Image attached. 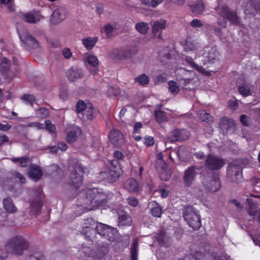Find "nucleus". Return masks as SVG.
<instances>
[{
  "mask_svg": "<svg viewBox=\"0 0 260 260\" xmlns=\"http://www.w3.org/2000/svg\"><path fill=\"white\" fill-rule=\"evenodd\" d=\"M168 85L169 90L172 93L177 94L180 91L178 84L174 81H170Z\"/></svg>",
  "mask_w": 260,
  "mask_h": 260,
  "instance_id": "obj_44",
  "label": "nucleus"
},
{
  "mask_svg": "<svg viewBox=\"0 0 260 260\" xmlns=\"http://www.w3.org/2000/svg\"><path fill=\"white\" fill-rule=\"evenodd\" d=\"M66 18V10L63 8L56 9L51 16V22L53 24H58Z\"/></svg>",
  "mask_w": 260,
  "mask_h": 260,
  "instance_id": "obj_19",
  "label": "nucleus"
},
{
  "mask_svg": "<svg viewBox=\"0 0 260 260\" xmlns=\"http://www.w3.org/2000/svg\"><path fill=\"white\" fill-rule=\"evenodd\" d=\"M62 54L66 59H70L72 55V53L69 48H65L62 50Z\"/></svg>",
  "mask_w": 260,
  "mask_h": 260,
  "instance_id": "obj_61",
  "label": "nucleus"
},
{
  "mask_svg": "<svg viewBox=\"0 0 260 260\" xmlns=\"http://www.w3.org/2000/svg\"><path fill=\"white\" fill-rule=\"evenodd\" d=\"M191 11L196 14L202 13L205 9L203 2L201 0H198L196 2L189 4Z\"/></svg>",
  "mask_w": 260,
  "mask_h": 260,
  "instance_id": "obj_28",
  "label": "nucleus"
},
{
  "mask_svg": "<svg viewBox=\"0 0 260 260\" xmlns=\"http://www.w3.org/2000/svg\"><path fill=\"white\" fill-rule=\"evenodd\" d=\"M128 205L133 206L136 207L138 205V200L134 197H130L126 199Z\"/></svg>",
  "mask_w": 260,
  "mask_h": 260,
  "instance_id": "obj_59",
  "label": "nucleus"
},
{
  "mask_svg": "<svg viewBox=\"0 0 260 260\" xmlns=\"http://www.w3.org/2000/svg\"><path fill=\"white\" fill-rule=\"evenodd\" d=\"M199 169L198 167L192 166L185 170L183 180L185 186L190 187L193 184L198 174L197 171Z\"/></svg>",
  "mask_w": 260,
  "mask_h": 260,
  "instance_id": "obj_12",
  "label": "nucleus"
},
{
  "mask_svg": "<svg viewBox=\"0 0 260 260\" xmlns=\"http://www.w3.org/2000/svg\"><path fill=\"white\" fill-rule=\"evenodd\" d=\"M151 206H153L150 209V213L151 215L156 217H160L162 214V209L158 204L155 202H152L150 203Z\"/></svg>",
  "mask_w": 260,
  "mask_h": 260,
  "instance_id": "obj_34",
  "label": "nucleus"
},
{
  "mask_svg": "<svg viewBox=\"0 0 260 260\" xmlns=\"http://www.w3.org/2000/svg\"><path fill=\"white\" fill-rule=\"evenodd\" d=\"M114 29V26L113 25L107 24L102 28L101 31L106 34L107 38H110L112 36Z\"/></svg>",
  "mask_w": 260,
  "mask_h": 260,
  "instance_id": "obj_45",
  "label": "nucleus"
},
{
  "mask_svg": "<svg viewBox=\"0 0 260 260\" xmlns=\"http://www.w3.org/2000/svg\"><path fill=\"white\" fill-rule=\"evenodd\" d=\"M239 91L243 96H247L250 94V89L248 85L244 84L239 86Z\"/></svg>",
  "mask_w": 260,
  "mask_h": 260,
  "instance_id": "obj_47",
  "label": "nucleus"
},
{
  "mask_svg": "<svg viewBox=\"0 0 260 260\" xmlns=\"http://www.w3.org/2000/svg\"><path fill=\"white\" fill-rule=\"evenodd\" d=\"M138 245V240L135 239L133 241L131 248V256L132 260H137Z\"/></svg>",
  "mask_w": 260,
  "mask_h": 260,
  "instance_id": "obj_37",
  "label": "nucleus"
},
{
  "mask_svg": "<svg viewBox=\"0 0 260 260\" xmlns=\"http://www.w3.org/2000/svg\"><path fill=\"white\" fill-rule=\"evenodd\" d=\"M124 187L129 192H136L139 190V183L135 179L130 178L124 182Z\"/></svg>",
  "mask_w": 260,
  "mask_h": 260,
  "instance_id": "obj_23",
  "label": "nucleus"
},
{
  "mask_svg": "<svg viewBox=\"0 0 260 260\" xmlns=\"http://www.w3.org/2000/svg\"><path fill=\"white\" fill-rule=\"evenodd\" d=\"M96 224V222L92 218H88L83 220L81 223V233L85 236L86 239L92 240L94 238Z\"/></svg>",
  "mask_w": 260,
  "mask_h": 260,
  "instance_id": "obj_7",
  "label": "nucleus"
},
{
  "mask_svg": "<svg viewBox=\"0 0 260 260\" xmlns=\"http://www.w3.org/2000/svg\"><path fill=\"white\" fill-rule=\"evenodd\" d=\"M17 31L24 47L26 49L37 48L39 46L37 40L28 33L26 28H19Z\"/></svg>",
  "mask_w": 260,
  "mask_h": 260,
  "instance_id": "obj_6",
  "label": "nucleus"
},
{
  "mask_svg": "<svg viewBox=\"0 0 260 260\" xmlns=\"http://www.w3.org/2000/svg\"><path fill=\"white\" fill-rule=\"evenodd\" d=\"M183 217L189 226L194 230H197L201 226L200 216L192 207H188L184 209Z\"/></svg>",
  "mask_w": 260,
  "mask_h": 260,
  "instance_id": "obj_4",
  "label": "nucleus"
},
{
  "mask_svg": "<svg viewBox=\"0 0 260 260\" xmlns=\"http://www.w3.org/2000/svg\"><path fill=\"white\" fill-rule=\"evenodd\" d=\"M168 137L171 142L184 141L189 138V133L184 129H177L169 133Z\"/></svg>",
  "mask_w": 260,
  "mask_h": 260,
  "instance_id": "obj_16",
  "label": "nucleus"
},
{
  "mask_svg": "<svg viewBox=\"0 0 260 260\" xmlns=\"http://www.w3.org/2000/svg\"><path fill=\"white\" fill-rule=\"evenodd\" d=\"M25 260H44V257L39 253L29 255Z\"/></svg>",
  "mask_w": 260,
  "mask_h": 260,
  "instance_id": "obj_57",
  "label": "nucleus"
},
{
  "mask_svg": "<svg viewBox=\"0 0 260 260\" xmlns=\"http://www.w3.org/2000/svg\"><path fill=\"white\" fill-rule=\"evenodd\" d=\"M21 99L23 100L26 104L32 106L34 102L36 101V98L34 95L32 94H24L21 97Z\"/></svg>",
  "mask_w": 260,
  "mask_h": 260,
  "instance_id": "obj_48",
  "label": "nucleus"
},
{
  "mask_svg": "<svg viewBox=\"0 0 260 260\" xmlns=\"http://www.w3.org/2000/svg\"><path fill=\"white\" fill-rule=\"evenodd\" d=\"M67 77L70 80L74 81L82 78L83 74L81 70L71 69L67 72Z\"/></svg>",
  "mask_w": 260,
  "mask_h": 260,
  "instance_id": "obj_26",
  "label": "nucleus"
},
{
  "mask_svg": "<svg viewBox=\"0 0 260 260\" xmlns=\"http://www.w3.org/2000/svg\"><path fill=\"white\" fill-rule=\"evenodd\" d=\"M84 172L82 165L79 162L76 164L70 175V185L76 189L78 188L83 183Z\"/></svg>",
  "mask_w": 260,
  "mask_h": 260,
  "instance_id": "obj_5",
  "label": "nucleus"
},
{
  "mask_svg": "<svg viewBox=\"0 0 260 260\" xmlns=\"http://www.w3.org/2000/svg\"><path fill=\"white\" fill-rule=\"evenodd\" d=\"M159 172V177L161 180L163 181H167L171 177V173L169 170L165 171H161Z\"/></svg>",
  "mask_w": 260,
  "mask_h": 260,
  "instance_id": "obj_52",
  "label": "nucleus"
},
{
  "mask_svg": "<svg viewBox=\"0 0 260 260\" xmlns=\"http://www.w3.org/2000/svg\"><path fill=\"white\" fill-rule=\"evenodd\" d=\"M199 115L200 119L203 121L209 122L211 120V116L209 113L205 112L204 111H201Z\"/></svg>",
  "mask_w": 260,
  "mask_h": 260,
  "instance_id": "obj_51",
  "label": "nucleus"
},
{
  "mask_svg": "<svg viewBox=\"0 0 260 260\" xmlns=\"http://www.w3.org/2000/svg\"><path fill=\"white\" fill-rule=\"evenodd\" d=\"M225 163L221 158L212 154H209L205 162V167L209 170H217L221 168Z\"/></svg>",
  "mask_w": 260,
  "mask_h": 260,
  "instance_id": "obj_11",
  "label": "nucleus"
},
{
  "mask_svg": "<svg viewBox=\"0 0 260 260\" xmlns=\"http://www.w3.org/2000/svg\"><path fill=\"white\" fill-rule=\"evenodd\" d=\"M42 191L40 187H38L36 190L31 193V196H34V199L29 200L30 212L32 215H38L41 211L42 204Z\"/></svg>",
  "mask_w": 260,
  "mask_h": 260,
  "instance_id": "obj_8",
  "label": "nucleus"
},
{
  "mask_svg": "<svg viewBox=\"0 0 260 260\" xmlns=\"http://www.w3.org/2000/svg\"><path fill=\"white\" fill-rule=\"evenodd\" d=\"M248 117L245 114H242L240 116V122L241 123L244 125V126H248Z\"/></svg>",
  "mask_w": 260,
  "mask_h": 260,
  "instance_id": "obj_64",
  "label": "nucleus"
},
{
  "mask_svg": "<svg viewBox=\"0 0 260 260\" xmlns=\"http://www.w3.org/2000/svg\"><path fill=\"white\" fill-rule=\"evenodd\" d=\"M132 223V219L126 213H122L118 216V225L125 226L130 225Z\"/></svg>",
  "mask_w": 260,
  "mask_h": 260,
  "instance_id": "obj_33",
  "label": "nucleus"
},
{
  "mask_svg": "<svg viewBox=\"0 0 260 260\" xmlns=\"http://www.w3.org/2000/svg\"><path fill=\"white\" fill-rule=\"evenodd\" d=\"M120 93V89L117 87L109 86L107 94L109 96H116Z\"/></svg>",
  "mask_w": 260,
  "mask_h": 260,
  "instance_id": "obj_49",
  "label": "nucleus"
},
{
  "mask_svg": "<svg viewBox=\"0 0 260 260\" xmlns=\"http://www.w3.org/2000/svg\"><path fill=\"white\" fill-rule=\"evenodd\" d=\"M248 213L253 220H255L260 223V209L254 210L252 207H250Z\"/></svg>",
  "mask_w": 260,
  "mask_h": 260,
  "instance_id": "obj_46",
  "label": "nucleus"
},
{
  "mask_svg": "<svg viewBox=\"0 0 260 260\" xmlns=\"http://www.w3.org/2000/svg\"><path fill=\"white\" fill-rule=\"evenodd\" d=\"M156 168L158 172L169 170L168 169V165L165 161H158Z\"/></svg>",
  "mask_w": 260,
  "mask_h": 260,
  "instance_id": "obj_54",
  "label": "nucleus"
},
{
  "mask_svg": "<svg viewBox=\"0 0 260 260\" xmlns=\"http://www.w3.org/2000/svg\"><path fill=\"white\" fill-rule=\"evenodd\" d=\"M137 52V49L136 47L128 46L113 49L110 54V56L116 59H125L131 57L135 54Z\"/></svg>",
  "mask_w": 260,
  "mask_h": 260,
  "instance_id": "obj_9",
  "label": "nucleus"
},
{
  "mask_svg": "<svg viewBox=\"0 0 260 260\" xmlns=\"http://www.w3.org/2000/svg\"><path fill=\"white\" fill-rule=\"evenodd\" d=\"M241 167L237 165H231L228 169V175L231 180L235 182H239L242 180Z\"/></svg>",
  "mask_w": 260,
  "mask_h": 260,
  "instance_id": "obj_15",
  "label": "nucleus"
},
{
  "mask_svg": "<svg viewBox=\"0 0 260 260\" xmlns=\"http://www.w3.org/2000/svg\"><path fill=\"white\" fill-rule=\"evenodd\" d=\"M166 21L164 19H160L155 21L152 26L153 35L158 39L162 40V31L166 28Z\"/></svg>",
  "mask_w": 260,
  "mask_h": 260,
  "instance_id": "obj_18",
  "label": "nucleus"
},
{
  "mask_svg": "<svg viewBox=\"0 0 260 260\" xmlns=\"http://www.w3.org/2000/svg\"><path fill=\"white\" fill-rule=\"evenodd\" d=\"M104 238L113 243L119 242L120 240V237L117 233L116 229L112 227L109 230V231L104 236Z\"/></svg>",
  "mask_w": 260,
  "mask_h": 260,
  "instance_id": "obj_25",
  "label": "nucleus"
},
{
  "mask_svg": "<svg viewBox=\"0 0 260 260\" xmlns=\"http://www.w3.org/2000/svg\"><path fill=\"white\" fill-rule=\"evenodd\" d=\"M114 197L113 193L98 188L86 189L78 194V206L83 208V212L105 208Z\"/></svg>",
  "mask_w": 260,
  "mask_h": 260,
  "instance_id": "obj_1",
  "label": "nucleus"
},
{
  "mask_svg": "<svg viewBox=\"0 0 260 260\" xmlns=\"http://www.w3.org/2000/svg\"><path fill=\"white\" fill-rule=\"evenodd\" d=\"M111 228V226L107 224L96 222V224L94 229L95 233L96 232L98 234L104 237V236L106 235V234L109 231V230Z\"/></svg>",
  "mask_w": 260,
  "mask_h": 260,
  "instance_id": "obj_31",
  "label": "nucleus"
},
{
  "mask_svg": "<svg viewBox=\"0 0 260 260\" xmlns=\"http://www.w3.org/2000/svg\"><path fill=\"white\" fill-rule=\"evenodd\" d=\"M29 244L26 240L21 236L13 237L8 241L5 248L9 252L16 255H22L24 251L28 248Z\"/></svg>",
  "mask_w": 260,
  "mask_h": 260,
  "instance_id": "obj_3",
  "label": "nucleus"
},
{
  "mask_svg": "<svg viewBox=\"0 0 260 260\" xmlns=\"http://www.w3.org/2000/svg\"><path fill=\"white\" fill-rule=\"evenodd\" d=\"M190 24L192 27H193L194 28L200 27L203 25L201 21L198 19H193L190 22Z\"/></svg>",
  "mask_w": 260,
  "mask_h": 260,
  "instance_id": "obj_62",
  "label": "nucleus"
},
{
  "mask_svg": "<svg viewBox=\"0 0 260 260\" xmlns=\"http://www.w3.org/2000/svg\"><path fill=\"white\" fill-rule=\"evenodd\" d=\"M154 116L156 121L161 123L166 121L167 117L165 115V112L161 110H156L154 112Z\"/></svg>",
  "mask_w": 260,
  "mask_h": 260,
  "instance_id": "obj_43",
  "label": "nucleus"
},
{
  "mask_svg": "<svg viewBox=\"0 0 260 260\" xmlns=\"http://www.w3.org/2000/svg\"><path fill=\"white\" fill-rule=\"evenodd\" d=\"M13 162H19L21 167H26L30 162L28 156L21 157H13L10 159Z\"/></svg>",
  "mask_w": 260,
  "mask_h": 260,
  "instance_id": "obj_39",
  "label": "nucleus"
},
{
  "mask_svg": "<svg viewBox=\"0 0 260 260\" xmlns=\"http://www.w3.org/2000/svg\"><path fill=\"white\" fill-rule=\"evenodd\" d=\"M235 125L234 121L226 117L221 118L219 122V127L223 133H227L230 128L234 127Z\"/></svg>",
  "mask_w": 260,
  "mask_h": 260,
  "instance_id": "obj_20",
  "label": "nucleus"
},
{
  "mask_svg": "<svg viewBox=\"0 0 260 260\" xmlns=\"http://www.w3.org/2000/svg\"><path fill=\"white\" fill-rule=\"evenodd\" d=\"M185 60L192 68H194L199 72H201L203 74H206L207 72L205 71V70L202 66H198L197 64H196V63L193 61V58L189 56H187L185 57Z\"/></svg>",
  "mask_w": 260,
  "mask_h": 260,
  "instance_id": "obj_38",
  "label": "nucleus"
},
{
  "mask_svg": "<svg viewBox=\"0 0 260 260\" xmlns=\"http://www.w3.org/2000/svg\"><path fill=\"white\" fill-rule=\"evenodd\" d=\"M13 0H0V4H10L8 6V8L10 11H13L14 10V4L12 3Z\"/></svg>",
  "mask_w": 260,
  "mask_h": 260,
  "instance_id": "obj_60",
  "label": "nucleus"
},
{
  "mask_svg": "<svg viewBox=\"0 0 260 260\" xmlns=\"http://www.w3.org/2000/svg\"><path fill=\"white\" fill-rule=\"evenodd\" d=\"M203 183L207 189L212 192L217 191L221 186L219 179L214 173H211L206 176L204 178Z\"/></svg>",
  "mask_w": 260,
  "mask_h": 260,
  "instance_id": "obj_10",
  "label": "nucleus"
},
{
  "mask_svg": "<svg viewBox=\"0 0 260 260\" xmlns=\"http://www.w3.org/2000/svg\"><path fill=\"white\" fill-rule=\"evenodd\" d=\"M142 127L141 122H138L135 123L134 126V134L139 133L141 132V129Z\"/></svg>",
  "mask_w": 260,
  "mask_h": 260,
  "instance_id": "obj_63",
  "label": "nucleus"
},
{
  "mask_svg": "<svg viewBox=\"0 0 260 260\" xmlns=\"http://www.w3.org/2000/svg\"><path fill=\"white\" fill-rule=\"evenodd\" d=\"M85 61L91 67L94 68L93 70L89 69V72L93 75L97 74L99 71V60L96 56L93 55H88L86 57Z\"/></svg>",
  "mask_w": 260,
  "mask_h": 260,
  "instance_id": "obj_24",
  "label": "nucleus"
},
{
  "mask_svg": "<svg viewBox=\"0 0 260 260\" xmlns=\"http://www.w3.org/2000/svg\"><path fill=\"white\" fill-rule=\"evenodd\" d=\"M216 13L221 17L218 18L217 23L222 27H225L226 21L231 24L239 25L240 23V17L235 11L231 10L226 5H219L215 8Z\"/></svg>",
  "mask_w": 260,
  "mask_h": 260,
  "instance_id": "obj_2",
  "label": "nucleus"
},
{
  "mask_svg": "<svg viewBox=\"0 0 260 260\" xmlns=\"http://www.w3.org/2000/svg\"><path fill=\"white\" fill-rule=\"evenodd\" d=\"M82 113L84 120H92L94 116L91 104L88 103L87 108Z\"/></svg>",
  "mask_w": 260,
  "mask_h": 260,
  "instance_id": "obj_36",
  "label": "nucleus"
},
{
  "mask_svg": "<svg viewBox=\"0 0 260 260\" xmlns=\"http://www.w3.org/2000/svg\"><path fill=\"white\" fill-rule=\"evenodd\" d=\"M184 50L186 51H196V53L197 55L198 53L200 51V49H202L200 47L199 44L194 41H191L190 39H187L186 41L185 44L184 46Z\"/></svg>",
  "mask_w": 260,
  "mask_h": 260,
  "instance_id": "obj_27",
  "label": "nucleus"
},
{
  "mask_svg": "<svg viewBox=\"0 0 260 260\" xmlns=\"http://www.w3.org/2000/svg\"><path fill=\"white\" fill-rule=\"evenodd\" d=\"M88 104H85L83 101H79L77 102L76 106V111L77 113H82L87 108Z\"/></svg>",
  "mask_w": 260,
  "mask_h": 260,
  "instance_id": "obj_50",
  "label": "nucleus"
},
{
  "mask_svg": "<svg viewBox=\"0 0 260 260\" xmlns=\"http://www.w3.org/2000/svg\"><path fill=\"white\" fill-rule=\"evenodd\" d=\"M3 205L5 210L9 213H13L16 210V208L10 198L5 199L3 200Z\"/></svg>",
  "mask_w": 260,
  "mask_h": 260,
  "instance_id": "obj_35",
  "label": "nucleus"
},
{
  "mask_svg": "<svg viewBox=\"0 0 260 260\" xmlns=\"http://www.w3.org/2000/svg\"><path fill=\"white\" fill-rule=\"evenodd\" d=\"M44 128H45L50 133H54L55 130V127L54 125L49 120H47L45 121Z\"/></svg>",
  "mask_w": 260,
  "mask_h": 260,
  "instance_id": "obj_53",
  "label": "nucleus"
},
{
  "mask_svg": "<svg viewBox=\"0 0 260 260\" xmlns=\"http://www.w3.org/2000/svg\"><path fill=\"white\" fill-rule=\"evenodd\" d=\"M135 82H138L141 85H146L149 83V78L145 74H142L134 79Z\"/></svg>",
  "mask_w": 260,
  "mask_h": 260,
  "instance_id": "obj_42",
  "label": "nucleus"
},
{
  "mask_svg": "<svg viewBox=\"0 0 260 260\" xmlns=\"http://www.w3.org/2000/svg\"><path fill=\"white\" fill-rule=\"evenodd\" d=\"M10 67V61L7 58L3 57L1 59L0 71L3 73H6Z\"/></svg>",
  "mask_w": 260,
  "mask_h": 260,
  "instance_id": "obj_40",
  "label": "nucleus"
},
{
  "mask_svg": "<svg viewBox=\"0 0 260 260\" xmlns=\"http://www.w3.org/2000/svg\"><path fill=\"white\" fill-rule=\"evenodd\" d=\"M135 28L139 32L142 34H146L148 32L149 26L147 23L141 22L136 24Z\"/></svg>",
  "mask_w": 260,
  "mask_h": 260,
  "instance_id": "obj_41",
  "label": "nucleus"
},
{
  "mask_svg": "<svg viewBox=\"0 0 260 260\" xmlns=\"http://www.w3.org/2000/svg\"><path fill=\"white\" fill-rule=\"evenodd\" d=\"M110 142L115 146L120 147L125 143L123 135L118 130L114 129L109 134Z\"/></svg>",
  "mask_w": 260,
  "mask_h": 260,
  "instance_id": "obj_17",
  "label": "nucleus"
},
{
  "mask_svg": "<svg viewBox=\"0 0 260 260\" xmlns=\"http://www.w3.org/2000/svg\"><path fill=\"white\" fill-rule=\"evenodd\" d=\"M242 7L246 15L254 16L260 13V0H250L248 3L243 4Z\"/></svg>",
  "mask_w": 260,
  "mask_h": 260,
  "instance_id": "obj_14",
  "label": "nucleus"
},
{
  "mask_svg": "<svg viewBox=\"0 0 260 260\" xmlns=\"http://www.w3.org/2000/svg\"><path fill=\"white\" fill-rule=\"evenodd\" d=\"M97 37H87L82 40V43L84 47L88 50L92 49L98 42Z\"/></svg>",
  "mask_w": 260,
  "mask_h": 260,
  "instance_id": "obj_32",
  "label": "nucleus"
},
{
  "mask_svg": "<svg viewBox=\"0 0 260 260\" xmlns=\"http://www.w3.org/2000/svg\"><path fill=\"white\" fill-rule=\"evenodd\" d=\"M23 18L25 21L29 23H35L43 19L39 12L25 13L23 15Z\"/></svg>",
  "mask_w": 260,
  "mask_h": 260,
  "instance_id": "obj_22",
  "label": "nucleus"
},
{
  "mask_svg": "<svg viewBox=\"0 0 260 260\" xmlns=\"http://www.w3.org/2000/svg\"><path fill=\"white\" fill-rule=\"evenodd\" d=\"M103 177L109 182H115L119 174L114 170L111 169L103 173Z\"/></svg>",
  "mask_w": 260,
  "mask_h": 260,
  "instance_id": "obj_30",
  "label": "nucleus"
},
{
  "mask_svg": "<svg viewBox=\"0 0 260 260\" xmlns=\"http://www.w3.org/2000/svg\"><path fill=\"white\" fill-rule=\"evenodd\" d=\"M37 114L40 117L45 118L48 116L49 111L46 108H41L38 111Z\"/></svg>",
  "mask_w": 260,
  "mask_h": 260,
  "instance_id": "obj_58",
  "label": "nucleus"
},
{
  "mask_svg": "<svg viewBox=\"0 0 260 260\" xmlns=\"http://www.w3.org/2000/svg\"><path fill=\"white\" fill-rule=\"evenodd\" d=\"M143 143L147 146H151L154 144V138L151 136H146L143 139Z\"/></svg>",
  "mask_w": 260,
  "mask_h": 260,
  "instance_id": "obj_56",
  "label": "nucleus"
},
{
  "mask_svg": "<svg viewBox=\"0 0 260 260\" xmlns=\"http://www.w3.org/2000/svg\"><path fill=\"white\" fill-rule=\"evenodd\" d=\"M29 176L30 178L35 181H38L40 179L42 176V171L40 168L36 165H31L28 171Z\"/></svg>",
  "mask_w": 260,
  "mask_h": 260,
  "instance_id": "obj_21",
  "label": "nucleus"
},
{
  "mask_svg": "<svg viewBox=\"0 0 260 260\" xmlns=\"http://www.w3.org/2000/svg\"><path fill=\"white\" fill-rule=\"evenodd\" d=\"M202 52V49H200L198 55H202L205 58V62L214 63L218 59L219 53L215 47H206L204 52L201 53Z\"/></svg>",
  "mask_w": 260,
  "mask_h": 260,
  "instance_id": "obj_13",
  "label": "nucleus"
},
{
  "mask_svg": "<svg viewBox=\"0 0 260 260\" xmlns=\"http://www.w3.org/2000/svg\"><path fill=\"white\" fill-rule=\"evenodd\" d=\"M81 130L78 127H75L70 131L66 137V140L68 143H71L75 142L77 138L78 135L81 134Z\"/></svg>",
  "mask_w": 260,
  "mask_h": 260,
  "instance_id": "obj_29",
  "label": "nucleus"
},
{
  "mask_svg": "<svg viewBox=\"0 0 260 260\" xmlns=\"http://www.w3.org/2000/svg\"><path fill=\"white\" fill-rule=\"evenodd\" d=\"M24 127H34L37 129H42L44 128V125L39 122H29Z\"/></svg>",
  "mask_w": 260,
  "mask_h": 260,
  "instance_id": "obj_55",
  "label": "nucleus"
}]
</instances>
